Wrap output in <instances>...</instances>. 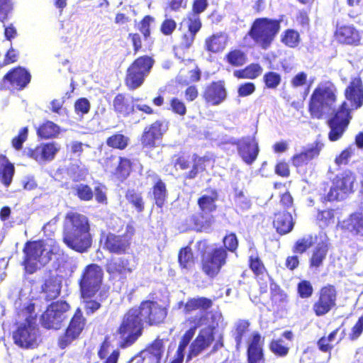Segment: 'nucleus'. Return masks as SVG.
<instances>
[{"mask_svg": "<svg viewBox=\"0 0 363 363\" xmlns=\"http://www.w3.org/2000/svg\"><path fill=\"white\" fill-rule=\"evenodd\" d=\"M158 314L157 302L150 300L143 301L138 307L128 309L113 334L119 340L118 348L126 349L134 345L143 335L144 323L157 325Z\"/></svg>", "mask_w": 363, "mask_h": 363, "instance_id": "nucleus-1", "label": "nucleus"}, {"mask_svg": "<svg viewBox=\"0 0 363 363\" xmlns=\"http://www.w3.org/2000/svg\"><path fill=\"white\" fill-rule=\"evenodd\" d=\"M62 242L78 253L88 252L93 243V236L86 216L74 211L66 213L62 225Z\"/></svg>", "mask_w": 363, "mask_h": 363, "instance_id": "nucleus-2", "label": "nucleus"}, {"mask_svg": "<svg viewBox=\"0 0 363 363\" xmlns=\"http://www.w3.org/2000/svg\"><path fill=\"white\" fill-rule=\"evenodd\" d=\"M337 101V89L329 81L322 82L313 91L309 102V111L314 118L321 119L333 114Z\"/></svg>", "mask_w": 363, "mask_h": 363, "instance_id": "nucleus-3", "label": "nucleus"}, {"mask_svg": "<svg viewBox=\"0 0 363 363\" xmlns=\"http://www.w3.org/2000/svg\"><path fill=\"white\" fill-rule=\"evenodd\" d=\"M135 232V228L131 225H127L125 230L122 234L101 232L100 244L103 250L110 255H125L131 250Z\"/></svg>", "mask_w": 363, "mask_h": 363, "instance_id": "nucleus-4", "label": "nucleus"}, {"mask_svg": "<svg viewBox=\"0 0 363 363\" xmlns=\"http://www.w3.org/2000/svg\"><path fill=\"white\" fill-rule=\"evenodd\" d=\"M280 30V22L267 18H257L245 38L250 37L255 43L264 50L269 48Z\"/></svg>", "mask_w": 363, "mask_h": 363, "instance_id": "nucleus-5", "label": "nucleus"}, {"mask_svg": "<svg viewBox=\"0 0 363 363\" xmlns=\"http://www.w3.org/2000/svg\"><path fill=\"white\" fill-rule=\"evenodd\" d=\"M198 250L202 255V270L209 277L216 276L225 264L226 251L222 247H209L206 241L196 243Z\"/></svg>", "mask_w": 363, "mask_h": 363, "instance_id": "nucleus-6", "label": "nucleus"}, {"mask_svg": "<svg viewBox=\"0 0 363 363\" xmlns=\"http://www.w3.org/2000/svg\"><path fill=\"white\" fill-rule=\"evenodd\" d=\"M154 63L155 60L147 55L140 56L130 63L124 79L129 90L136 89L143 84Z\"/></svg>", "mask_w": 363, "mask_h": 363, "instance_id": "nucleus-7", "label": "nucleus"}, {"mask_svg": "<svg viewBox=\"0 0 363 363\" xmlns=\"http://www.w3.org/2000/svg\"><path fill=\"white\" fill-rule=\"evenodd\" d=\"M102 167L112 181L122 184L133 172V162L125 156L111 155L104 159Z\"/></svg>", "mask_w": 363, "mask_h": 363, "instance_id": "nucleus-8", "label": "nucleus"}, {"mask_svg": "<svg viewBox=\"0 0 363 363\" xmlns=\"http://www.w3.org/2000/svg\"><path fill=\"white\" fill-rule=\"evenodd\" d=\"M103 270L96 264H89L82 271L79 280L82 298H93L100 290L103 281Z\"/></svg>", "mask_w": 363, "mask_h": 363, "instance_id": "nucleus-9", "label": "nucleus"}, {"mask_svg": "<svg viewBox=\"0 0 363 363\" xmlns=\"http://www.w3.org/2000/svg\"><path fill=\"white\" fill-rule=\"evenodd\" d=\"M86 318L84 316L82 309L78 307L63 333L57 338V346L64 350L79 340L86 327Z\"/></svg>", "mask_w": 363, "mask_h": 363, "instance_id": "nucleus-10", "label": "nucleus"}, {"mask_svg": "<svg viewBox=\"0 0 363 363\" xmlns=\"http://www.w3.org/2000/svg\"><path fill=\"white\" fill-rule=\"evenodd\" d=\"M71 306L65 301L57 300L49 304L40 316V323L46 329L59 330L67 319L66 313Z\"/></svg>", "mask_w": 363, "mask_h": 363, "instance_id": "nucleus-11", "label": "nucleus"}, {"mask_svg": "<svg viewBox=\"0 0 363 363\" xmlns=\"http://www.w3.org/2000/svg\"><path fill=\"white\" fill-rule=\"evenodd\" d=\"M105 270L111 281L123 283L128 275L133 272L130 259L122 255L121 257H110L104 265Z\"/></svg>", "mask_w": 363, "mask_h": 363, "instance_id": "nucleus-12", "label": "nucleus"}, {"mask_svg": "<svg viewBox=\"0 0 363 363\" xmlns=\"http://www.w3.org/2000/svg\"><path fill=\"white\" fill-rule=\"evenodd\" d=\"M351 118L350 108L346 102H343L335 112V116L328 122L330 128L328 138L330 141L335 142L342 138Z\"/></svg>", "mask_w": 363, "mask_h": 363, "instance_id": "nucleus-13", "label": "nucleus"}, {"mask_svg": "<svg viewBox=\"0 0 363 363\" xmlns=\"http://www.w3.org/2000/svg\"><path fill=\"white\" fill-rule=\"evenodd\" d=\"M44 251L45 242L43 240H29L25 243L23 248L24 256L22 264L28 274H31L37 271L38 264L40 262Z\"/></svg>", "mask_w": 363, "mask_h": 363, "instance_id": "nucleus-14", "label": "nucleus"}, {"mask_svg": "<svg viewBox=\"0 0 363 363\" xmlns=\"http://www.w3.org/2000/svg\"><path fill=\"white\" fill-rule=\"evenodd\" d=\"M60 149V145L55 142L43 143L34 147L26 148L22 155L38 162H50L54 160Z\"/></svg>", "mask_w": 363, "mask_h": 363, "instance_id": "nucleus-15", "label": "nucleus"}, {"mask_svg": "<svg viewBox=\"0 0 363 363\" xmlns=\"http://www.w3.org/2000/svg\"><path fill=\"white\" fill-rule=\"evenodd\" d=\"M30 81V72L23 67L17 66L6 73L1 83L11 90L22 91L27 87Z\"/></svg>", "mask_w": 363, "mask_h": 363, "instance_id": "nucleus-16", "label": "nucleus"}, {"mask_svg": "<svg viewBox=\"0 0 363 363\" xmlns=\"http://www.w3.org/2000/svg\"><path fill=\"white\" fill-rule=\"evenodd\" d=\"M355 181L354 174L347 171L337 175L333 183L328 199L329 201L343 199L352 191L353 184Z\"/></svg>", "mask_w": 363, "mask_h": 363, "instance_id": "nucleus-17", "label": "nucleus"}, {"mask_svg": "<svg viewBox=\"0 0 363 363\" xmlns=\"http://www.w3.org/2000/svg\"><path fill=\"white\" fill-rule=\"evenodd\" d=\"M14 343L22 348H31L37 345V328L28 319L13 332Z\"/></svg>", "mask_w": 363, "mask_h": 363, "instance_id": "nucleus-18", "label": "nucleus"}, {"mask_svg": "<svg viewBox=\"0 0 363 363\" xmlns=\"http://www.w3.org/2000/svg\"><path fill=\"white\" fill-rule=\"evenodd\" d=\"M336 296L334 286L329 285L322 288L318 300L313 306L315 315L321 316L328 313L335 306Z\"/></svg>", "mask_w": 363, "mask_h": 363, "instance_id": "nucleus-19", "label": "nucleus"}, {"mask_svg": "<svg viewBox=\"0 0 363 363\" xmlns=\"http://www.w3.org/2000/svg\"><path fill=\"white\" fill-rule=\"evenodd\" d=\"M238 150L243 161L251 164L259 153L258 142L254 136L242 138L238 143Z\"/></svg>", "mask_w": 363, "mask_h": 363, "instance_id": "nucleus-20", "label": "nucleus"}, {"mask_svg": "<svg viewBox=\"0 0 363 363\" xmlns=\"http://www.w3.org/2000/svg\"><path fill=\"white\" fill-rule=\"evenodd\" d=\"M346 99L350 101L351 108L357 109L363 104V84L359 77L354 78L345 91Z\"/></svg>", "mask_w": 363, "mask_h": 363, "instance_id": "nucleus-21", "label": "nucleus"}, {"mask_svg": "<svg viewBox=\"0 0 363 363\" xmlns=\"http://www.w3.org/2000/svg\"><path fill=\"white\" fill-rule=\"evenodd\" d=\"M213 340V328L211 326H208L202 329L198 337L191 345V350L188 358L191 359L192 357L197 356L203 350L208 347Z\"/></svg>", "mask_w": 363, "mask_h": 363, "instance_id": "nucleus-22", "label": "nucleus"}, {"mask_svg": "<svg viewBox=\"0 0 363 363\" xmlns=\"http://www.w3.org/2000/svg\"><path fill=\"white\" fill-rule=\"evenodd\" d=\"M227 96V92L223 82H213L209 85L203 94L206 101L216 106L222 103Z\"/></svg>", "mask_w": 363, "mask_h": 363, "instance_id": "nucleus-23", "label": "nucleus"}, {"mask_svg": "<svg viewBox=\"0 0 363 363\" xmlns=\"http://www.w3.org/2000/svg\"><path fill=\"white\" fill-rule=\"evenodd\" d=\"M159 140V122L145 127L140 137V143L143 148L152 149L157 147V142Z\"/></svg>", "mask_w": 363, "mask_h": 363, "instance_id": "nucleus-24", "label": "nucleus"}, {"mask_svg": "<svg viewBox=\"0 0 363 363\" xmlns=\"http://www.w3.org/2000/svg\"><path fill=\"white\" fill-rule=\"evenodd\" d=\"M249 363H264L262 353V340L261 336L254 333L248 347Z\"/></svg>", "mask_w": 363, "mask_h": 363, "instance_id": "nucleus-25", "label": "nucleus"}, {"mask_svg": "<svg viewBox=\"0 0 363 363\" xmlns=\"http://www.w3.org/2000/svg\"><path fill=\"white\" fill-rule=\"evenodd\" d=\"M187 322L189 323L190 328L185 333L182 339V341L179 343L177 352V357L180 354H184L183 352L194 335L196 329L198 327L206 325V318L203 315H201L199 318H189Z\"/></svg>", "mask_w": 363, "mask_h": 363, "instance_id": "nucleus-26", "label": "nucleus"}, {"mask_svg": "<svg viewBox=\"0 0 363 363\" xmlns=\"http://www.w3.org/2000/svg\"><path fill=\"white\" fill-rule=\"evenodd\" d=\"M342 226L353 235L363 236V209L351 214L342 222Z\"/></svg>", "mask_w": 363, "mask_h": 363, "instance_id": "nucleus-27", "label": "nucleus"}, {"mask_svg": "<svg viewBox=\"0 0 363 363\" xmlns=\"http://www.w3.org/2000/svg\"><path fill=\"white\" fill-rule=\"evenodd\" d=\"M113 108L115 113L121 117H127L134 112L133 104L123 93H119L114 97Z\"/></svg>", "mask_w": 363, "mask_h": 363, "instance_id": "nucleus-28", "label": "nucleus"}, {"mask_svg": "<svg viewBox=\"0 0 363 363\" xmlns=\"http://www.w3.org/2000/svg\"><path fill=\"white\" fill-rule=\"evenodd\" d=\"M336 38L341 43L357 45L360 41V35L352 26H343L336 30Z\"/></svg>", "mask_w": 363, "mask_h": 363, "instance_id": "nucleus-29", "label": "nucleus"}, {"mask_svg": "<svg viewBox=\"0 0 363 363\" xmlns=\"http://www.w3.org/2000/svg\"><path fill=\"white\" fill-rule=\"evenodd\" d=\"M15 174L14 164L4 154H0V182L5 187H9Z\"/></svg>", "mask_w": 363, "mask_h": 363, "instance_id": "nucleus-30", "label": "nucleus"}, {"mask_svg": "<svg viewBox=\"0 0 363 363\" xmlns=\"http://www.w3.org/2000/svg\"><path fill=\"white\" fill-rule=\"evenodd\" d=\"M273 223L277 231L281 235L291 232L294 225L291 214L285 211L276 213Z\"/></svg>", "mask_w": 363, "mask_h": 363, "instance_id": "nucleus-31", "label": "nucleus"}, {"mask_svg": "<svg viewBox=\"0 0 363 363\" xmlns=\"http://www.w3.org/2000/svg\"><path fill=\"white\" fill-rule=\"evenodd\" d=\"M212 302L210 299L203 297L194 298L189 299L184 306V311L186 313H191L194 311L199 310V314L193 318H199L203 315L207 322L206 313L203 311L211 306Z\"/></svg>", "mask_w": 363, "mask_h": 363, "instance_id": "nucleus-32", "label": "nucleus"}, {"mask_svg": "<svg viewBox=\"0 0 363 363\" xmlns=\"http://www.w3.org/2000/svg\"><path fill=\"white\" fill-rule=\"evenodd\" d=\"M320 149L321 146L316 144L315 145L295 155L292 158L293 164L296 167H301L306 164L309 161L319 155Z\"/></svg>", "mask_w": 363, "mask_h": 363, "instance_id": "nucleus-33", "label": "nucleus"}, {"mask_svg": "<svg viewBox=\"0 0 363 363\" xmlns=\"http://www.w3.org/2000/svg\"><path fill=\"white\" fill-rule=\"evenodd\" d=\"M189 33L184 37L183 45L185 48H189L193 43L196 33L200 30L201 23L200 18L196 14H191L188 19Z\"/></svg>", "mask_w": 363, "mask_h": 363, "instance_id": "nucleus-34", "label": "nucleus"}, {"mask_svg": "<svg viewBox=\"0 0 363 363\" xmlns=\"http://www.w3.org/2000/svg\"><path fill=\"white\" fill-rule=\"evenodd\" d=\"M60 133V126L50 121L43 122L36 129L38 138L45 140L56 138Z\"/></svg>", "mask_w": 363, "mask_h": 363, "instance_id": "nucleus-35", "label": "nucleus"}, {"mask_svg": "<svg viewBox=\"0 0 363 363\" xmlns=\"http://www.w3.org/2000/svg\"><path fill=\"white\" fill-rule=\"evenodd\" d=\"M228 40V35L219 33L213 35L206 40V49L213 52H220L225 49Z\"/></svg>", "mask_w": 363, "mask_h": 363, "instance_id": "nucleus-36", "label": "nucleus"}, {"mask_svg": "<svg viewBox=\"0 0 363 363\" xmlns=\"http://www.w3.org/2000/svg\"><path fill=\"white\" fill-rule=\"evenodd\" d=\"M218 199V194L215 190L206 191L198 201L200 209L204 213H210L216 210V201Z\"/></svg>", "mask_w": 363, "mask_h": 363, "instance_id": "nucleus-37", "label": "nucleus"}, {"mask_svg": "<svg viewBox=\"0 0 363 363\" xmlns=\"http://www.w3.org/2000/svg\"><path fill=\"white\" fill-rule=\"evenodd\" d=\"M130 140L128 136L118 132L108 137L106 140V144L112 149L124 150L129 145Z\"/></svg>", "mask_w": 363, "mask_h": 363, "instance_id": "nucleus-38", "label": "nucleus"}, {"mask_svg": "<svg viewBox=\"0 0 363 363\" xmlns=\"http://www.w3.org/2000/svg\"><path fill=\"white\" fill-rule=\"evenodd\" d=\"M262 72V68L258 64H251L244 69L236 70L234 76L239 79H255Z\"/></svg>", "mask_w": 363, "mask_h": 363, "instance_id": "nucleus-39", "label": "nucleus"}, {"mask_svg": "<svg viewBox=\"0 0 363 363\" xmlns=\"http://www.w3.org/2000/svg\"><path fill=\"white\" fill-rule=\"evenodd\" d=\"M42 291L45 294L47 301L57 298L60 294L59 285L52 279L45 281L44 284L42 285Z\"/></svg>", "mask_w": 363, "mask_h": 363, "instance_id": "nucleus-40", "label": "nucleus"}, {"mask_svg": "<svg viewBox=\"0 0 363 363\" xmlns=\"http://www.w3.org/2000/svg\"><path fill=\"white\" fill-rule=\"evenodd\" d=\"M74 195L82 201H89L94 198V191L90 186L79 184L72 187Z\"/></svg>", "mask_w": 363, "mask_h": 363, "instance_id": "nucleus-41", "label": "nucleus"}, {"mask_svg": "<svg viewBox=\"0 0 363 363\" xmlns=\"http://www.w3.org/2000/svg\"><path fill=\"white\" fill-rule=\"evenodd\" d=\"M125 199L138 212L144 209V202L141 194L134 189H128L125 192Z\"/></svg>", "mask_w": 363, "mask_h": 363, "instance_id": "nucleus-42", "label": "nucleus"}, {"mask_svg": "<svg viewBox=\"0 0 363 363\" xmlns=\"http://www.w3.org/2000/svg\"><path fill=\"white\" fill-rule=\"evenodd\" d=\"M194 224L197 230L206 231L208 230L214 222L211 215H198L194 218Z\"/></svg>", "mask_w": 363, "mask_h": 363, "instance_id": "nucleus-43", "label": "nucleus"}, {"mask_svg": "<svg viewBox=\"0 0 363 363\" xmlns=\"http://www.w3.org/2000/svg\"><path fill=\"white\" fill-rule=\"evenodd\" d=\"M28 128L27 126L21 128L18 134L14 136L11 141L12 147L16 150L20 151L23 149V143L28 140Z\"/></svg>", "mask_w": 363, "mask_h": 363, "instance_id": "nucleus-44", "label": "nucleus"}, {"mask_svg": "<svg viewBox=\"0 0 363 363\" xmlns=\"http://www.w3.org/2000/svg\"><path fill=\"white\" fill-rule=\"evenodd\" d=\"M201 78V72L197 67H194L184 73L183 72L178 77L179 83L183 84H189L195 82H198Z\"/></svg>", "mask_w": 363, "mask_h": 363, "instance_id": "nucleus-45", "label": "nucleus"}, {"mask_svg": "<svg viewBox=\"0 0 363 363\" xmlns=\"http://www.w3.org/2000/svg\"><path fill=\"white\" fill-rule=\"evenodd\" d=\"M226 59L228 62L235 67L243 65L247 60L246 55L239 50H234L230 52L227 55Z\"/></svg>", "mask_w": 363, "mask_h": 363, "instance_id": "nucleus-46", "label": "nucleus"}, {"mask_svg": "<svg viewBox=\"0 0 363 363\" xmlns=\"http://www.w3.org/2000/svg\"><path fill=\"white\" fill-rule=\"evenodd\" d=\"M281 41L288 47L296 48L300 42L299 33L294 30H287L284 32Z\"/></svg>", "mask_w": 363, "mask_h": 363, "instance_id": "nucleus-47", "label": "nucleus"}, {"mask_svg": "<svg viewBox=\"0 0 363 363\" xmlns=\"http://www.w3.org/2000/svg\"><path fill=\"white\" fill-rule=\"evenodd\" d=\"M179 262L183 268H189L194 264V258L191 250L186 247L182 248L179 254Z\"/></svg>", "mask_w": 363, "mask_h": 363, "instance_id": "nucleus-48", "label": "nucleus"}, {"mask_svg": "<svg viewBox=\"0 0 363 363\" xmlns=\"http://www.w3.org/2000/svg\"><path fill=\"white\" fill-rule=\"evenodd\" d=\"M13 6L11 0H0V21L4 23L9 19Z\"/></svg>", "mask_w": 363, "mask_h": 363, "instance_id": "nucleus-49", "label": "nucleus"}, {"mask_svg": "<svg viewBox=\"0 0 363 363\" xmlns=\"http://www.w3.org/2000/svg\"><path fill=\"white\" fill-rule=\"evenodd\" d=\"M155 22V18L150 15L145 16L139 22L138 29L147 39L150 35V25Z\"/></svg>", "mask_w": 363, "mask_h": 363, "instance_id": "nucleus-50", "label": "nucleus"}, {"mask_svg": "<svg viewBox=\"0 0 363 363\" xmlns=\"http://www.w3.org/2000/svg\"><path fill=\"white\" fill-rule=\"evenodd\" d=\"M90 108L91 104L86 98H79L74 102V111L77 115L84 116L87 114Z\"/></svg>", "mask_w": 363, "mask_h": 363, "instance_id": "nucleus-51", "label": "nucleus"}, {"mask_svg": "<svg viewBox=\"0 0 363 363\" xmlns=\"http://www.w3.org/2000/svg\"><path fill=\"white\" fill-rule=\"evenodd\" d=\"M264 82L267 88L276 89L281 82V76L274 72H269L264 75Z\"/></svg>", "mask_w": 363, "mask_h": 363, "instance_id": "nucleus-52", "label": "nucleus"}, {"mask_svg": "<svg viewBox=\"0 0 363 363\" xmlns=\"http://www.w3.org/2000/svg\"><path fill=\"white\" fill-rule=\"evenodd\" d=\"M313 243V238L311 235H306L297 240L294 247V251L298 253H303Z\"/></svg>", "mask_w": 363, "mask_h": 363, "instance_id": "nucleus-53", "label": "nucleus"}, {"mask_svg": "<svg viewBox=\"0 0 363 363\" xmlns=\"http://www.w3.org/2000/svg\"><path fill=\"white\" fill-rule=\"evenodd\" d=\"M249 325V323L247 320H239L235 324L234 335L238 346L241 343L242 336L247 331Z\"/></svg>", "mask_w": 363, "mask_h": 363, "instance_id": "nucleus-54", "label": "nucleus"}, {"mask_svg": "<svg viewBox=\"0 0 363 363\" xmlns=\"http://www.w3.org/2000/svg\"><path fill=\"white\" fill-rule=\"evenodd\" d=\"M318 220L321 228H325L335 222L333 211L325 210L318 213Z\"/></svg>", "mask_w": 363, "mask_h": 363, "instance_id": "nucleus-55", "label": "nucleus"}, {"mask_svg": "<svg viewBox=\"0 0 363 363\" xmlns=\"http://www.w3.org/2000/svg\"><path fill=\"white\" fill-rule=\"evenodd\" d=\"M326 253L327 249L325 247L321 246L316 248L311 259V266L316 267H319L322 264L323 260L325 259Z\"/></svg>", "mask_w": 363, "mask_h": 363, "instance_id": "nucleus-56", "label": "nucleus"}, {"mask_svg": "<svg viewBox=\"0 0 363 363\" xmlns=\"http://www.w3.org/2000/svg\"><path fill=\"white\" fill-rule=\"evenodd\" d=\"M145 357L148 359L155 358L156 363L159 362V339L156 338L150 345L147 346L144 351Z\"/></svg>", "mask_w": 363, "mask_h": 363, "instance_id": "nucleus-57", "label": "nucleus"}, {"mask_svg": "<svg viewBox=\"0 0 363 363\" xmlns=\"http://www.w3.org/2000/svg\"><path fill=\"white\" fill-rule=\"evenodd\" d=\"M235 203L236 206L240 208L243 211L248 210L252 205L250 199L241 191L236 192Z\"/></svg>", "mask_w": 363, "mask_h": 363, "instance_id": "nucleus-58", "label": "nucleus"}, {"mask_svg": "<svg viewBox=\"0 0 363 363\" xmlns=\"http://www.w3.org/2000/svg\"><path fill=\"white\" fill-rule=\"evenodd\" d=\"M271 350L280 356H284L288 353L289 348L284 345L282 340H274L270 345Z\"/></svg>", "mask_w": 363, "mask_h": 363, "instance_id": "nucleus-59", "label": "nucleus"}, {"mask_svg": "<svg viewBox=\"0 0 363 363\" xmlns=\"http://www.w3.org/2000/svg\"><path fill=\"white\" fill-rule=\"evenodd\" d=\"M84 303V309L87 315L92 314L98 311L101 305V303L96 300L91 298H83Z\"/></svg>", "mask_w": 363, "mask_h": 363, "instance_id": "nucleus-60", "label": "nucleus"}, {"mask_svg": "<svg viewBox=\"0 0 363 363\" xmlns=\"http://www.w3.org/2000/svg\"><path fill=\"white\" fill-rule=\"evenodd\" d=\"M308 75L303 72H298L291 79V85L294 88L303 86L307 83Z\"/></svg>", "mask_w": 363, "mask_h": 363, "instance_id": "nucleus-61", "label": "nucleus"}, {"mask_svg": "<svg viewBox=\"0 0 363 363\" xmlns=\"http://www.w3.org/2000/svg\"><path fill=\"white\" fill-rule=\"evenodd\" d=\"M298 291L301 297L308 298L313 293V287L308 281H303L298 286Z\"/></svg>", "mask_w": 363, "mask_h": 363, "instance_id": "nucleus-62", "label": "nucleus"}, {"mask_svg": "<svg viewBox=\"0 0 363 363\" xmlns=\"http://www.w3.org/2000/svg\"><path fill=\"white\" fill-rule=\"evenodd\" d=\"M18 51L11 47L4 55V65H8L16 62L18 59Z\"/></svg>", "mask_w": 363, "mask_h": 363, "instance_id": "nucleus-63", "label": "nucleus"}, {"mask_svg": "<svg viewBox=\"0 0 363 363\" xmlns=\"http://www.w3.org/2000/svg\"><path fill=\"white\" fill-rule=\"evenodd\" d=\"M363 331V315H362L357 323L352 328V332L350 337L352 340L357 339Z\"/></svg>", "mask_w": 363, "mask_h": 363, "instance_id": "nucleus-64", "label": "nucleus"}]
</instances>
